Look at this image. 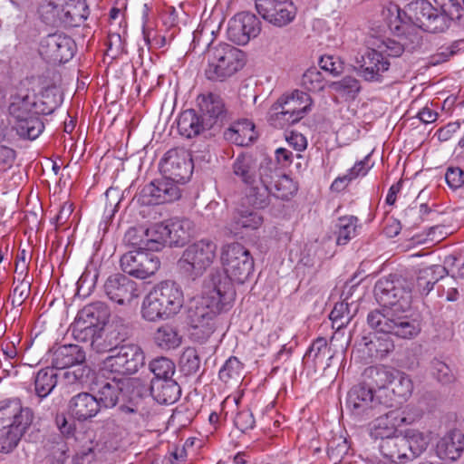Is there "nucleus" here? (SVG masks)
<instances>
[{"instance_id":"nucleus-1","label":"nucleus","mask_w":464,"mask_h":464,"mask_svg":"<svg viewBox=\"0 0 464 464\" xmlns=\"http://www.w3.org/2000/svg\"><path fill=\"white\" fill-rule=\"evenodd\" d=\"M236 297L233 284L221 271L212 272L204 282L203 294L191 299L188 305L187 321L192 335L204 342L217 328V316L228 310Z\"/></svg>"},{"instance_id":"nucleus-2","label":"nucleus","mask_w":464,"mask_h":464,"mask_svg":"<svg viewBox=\"0 0 464 464\" xmlns=\"http://www.w3.org/2000/svg\"><path fill=\"white\" fill-rule=\"evenodd\" d=\"M46 90L40 96L33 90L20 88L11 95L8 107V124L16 134L28 140H35L44 131L40 115H48L57 107V102Z\"/></svg>"},{"instance_id":"nucleus-3","label":"nucleus","mask_w":464,"mask_h":464,"mask_svg":"<svg viewBox=\"0 0 464 464\" xmlns=\"http://www.w3.org/2000/svg\"><path fill=\"white\" fill-rule=\"evenodd\" d=\"M31 409L24 408L19 399L2 401V453L12 451L33 422Z\"/></svg>"},{"instance_id":"nucleus-4","label":"nucleus","mask_w":464,"mask_h":464,"mask_svg":"<svg viewBox=\"0 0 464 464\" xmlns=\"http://www.w3.org/2000/svg\"><path fill=\"white\" fill-rule=\"evenodd\" d=\"M205 75L212 82H224L240 71L246 63L245 53L225 43L210 45L207 51Z\"/></svg>"},{"instance_id":"nucleus-5","label":"nucleus","mask_w":464,"mask_h":464,"mask_svg":"<svg viewBox=\"0 0 464 464\" xmlns=\"http://www.w3.org/2000/svg\"><path fill=\"white\" fill-rule=\"evenodd\" d=\"M216 252V243L208 238L188 245L177 262L179 273L191 281L200 278L212 266Z\"/></svg>"},{"instance_id":"nucleus-6","label":"nucleus","mask_w":464,"mask_h":464,"mask_svg":"<svg viewBox=\"0 0 464 464\" xmlns=\"http://www.w3.org/2000/svg\"><path fill=\"white\" fill-rule=\"evenodd\" d=\"M110 316L108 307L102 302H96L85 305L79 311L74 328L84 334V338L91 339L92 347L98 353L105 352L107 346H103V325Z\"/></svg>"},{"instance_id":"nucleus-7","label":"nucleus","mask_w":464,"mask_h":464,"mask_svg":"<svg viewBox=\"0 0 464 464\" xmlns=\"http://www.w3.org/2000/svg\"><path fill=\"white\" fill-rule=\"evenodd\" d=\"M374 296L382 307H389L396 313H404L411 305V284L402 277L381 278L374 286Z\"/></svg>"},{"instance_id":"nucleus-8","label":"nucleus","mask_w":464,"mask_h":464,"mask_svg":"<svg viewBox=\"0 0 464 464\" xmlns=\"http://www.w3.org/2000/svg\"><path fill=\"white\" fill-rule=\"evenodd\" d=\"M389 307L369 313L367 323L376 332L393 334L403 339L417 336L420 331V324L412 319L397 314Z\"/></svg>"},{"instance_id":"nucleus-9","label":"nucleus","mask_w":464,"mask_h":464,"mask_svg":"<svg viewBox=\"0 0 464 464\" xmlns=\"http://www.w3.org/2000/svg\"><path fill=\"white\" fill-rule=\"evenodd\" d=\"M392 406L389 394H377L362 383L354 385L348 392L347 408L360 420L370 419L381 413L383 408Z\"/></svg>"},{"instance_id":"nucleus-10","label":"nucleus","mask_w":464,"mask_h":464,"mask_svg":"<svg viewBox=\"0 0 464 464\" xmlns=\"http://www.w3.org/2000/svg\"><path fill=\"white\" fill-rule=\"evenodd\" d=\"M224 267V276L229 283H245L254 270V260L250 252L239 243H231L223 246L220 256Z\"/></svg>"},{"instance_id":"nucleus-11","label":"nucleus","mask_w":464,"mask_h":464,"mask_svg":"<svg viewBox=\"0 0 464 464\" xmlns=\"http://www.w3.org/2000/svg\"><path fill=\"white\" fill-rule=\"evenodd\" d=\"M105 351L111 354L103 361L104 370L120 375H130L139 371L144 365L145 355L138 344L129 343L120 347L110 348Z\"/></svg>"},{"instance_id":"nucleus-12","label":"nucleus","mask_w":464,"mask_h":464,"mask_svg":"<svg viewBox=\"0 0 464 464\" xmlns=\"http://www.w3.org/2000/svg\"><path fill=\"white\" fill-rule=\"evenodd\" d=\"M310 96L295 91L291 96L280 98L273 106L271 120L276 127L295 124L304 117L311 106Z\"/></svg>"},{"instance_id":"nucleus-13","label":"nucleus","mask_w":464,"mask_h":464,"mask_svg":"<svg viewBox=\"0 0 464 464\" xmlns=\"http://www.w3.org/2000/svg\"><path fill=\"white\" fill-rule=\"evenodd\" d=\"M413 24L412 27L429 33H441L450 27L449 19L441 15L437 7L428 0H415L410 3L403 13Z\"/></svg>"},{"instance_id":"nucleus-14","label":"nucleus","mask_w":464,"mask_h":464,"mask_svg":"<svg viewBox=\"0 0 464 464\" xmlns=\"http://www.w3.org/2000/svg\"><path fill=\"white\" fill-rule=\"evenodd\" d=\"M393 10L396 11L397 15L394 22L391 23V28L396 33L397 39H387L383 41L385 50L383 51L387 56L398 57L402 54L404 51L412 52L419 46L421 38L419 31L415 27L404 23L401 18V10L397 5H394Z\"/></svg>"},{"instance_id":"nucleus-15","label":"nucleus","mask_w":464,"mask_h":464,"mask_svg":"<svg viewBox=\"0 0 464 464\" xmlns=\"http://www.w3.org/2000/svg\"><path fill=\"white\" fill-rule=\"evenodd\" d=\"M76 51L74 41L63 33H54L42 39L39 53L48 63H63L70 61Z\"/></svg>"},{"instance_id":"nucleus-16","label":"nucleus","mask_w":464,"mask_h":464,"mask_svg":"<svg viewBox=\"0 0 464 464\" xmlns=\"http://www.w3.org/2000/svg\"><path fill=\"white\" fill-rule=\"evenodd\" d=\"M121 270L139 279L153 276L160 268V259L147 250H132L122 255L120 260Z\"/></svg>"},{"instance_id":"nucleus-17","label":"nucleus","mask_w":464,"mask_h":464,"mask_svg":"<svg viewBox=\"0 0 464 464\" xmlns=\"http://www.w3.org/2000/svg\"><path fill=\"white\" fill-rule=\"evenodd\" d=\"M160 167L164 176L176 183H184L188 180L193 171L191 155L183 148L168 150Z\"/></svg>"},{"instance_id":"nucleus-18","label":"nucleus","mask_w":464,"mask_h":464,"mask_svg":"<svg viewBox=\"0 0 464 464\" xmlns=\"http://www.w3.org/2000/svg\"><path fill=\"white\" fill-rule=\"evenodd\" d=\"M105 295L114 304L130 305L140 295L139 285L125 275L110 276L103 285Z\"/></svg>"},{"instance_id":"nucleus-19","label":"nucleus","mask_w":464,"mask_h":464,"mask_svg":"<svg viewBox=\"0 0 464 464\" xmlns=\"http://www.w3.org/2000/svg\"><path fill=\"white\" fill-rule=\"evenodd\" d=\"M256 9L266 21L279 27L291 23L296 14V8L288 0H256Z\"/></svg>"},{"instance_id":"nucleus-20","label":"nucleus","mask_w":464,"mask_h":464,"mask_svg":"<svg viewBox=\"0 0 464 464\" xmlns=\"http://www.w3.org/2000/svg\"><path fill=\"white\" fill-rule=\"evenodd\" d=\"M354 70L357 74L367 82H382L389 71L390 62L381 52L367 51L356 58Z\"/></svg>"},{"instance_id":"nucleus-21","label":"nucleus","mask_w":464,"mask_h":464,"mask_svg":"<svg viewBox=\"0 0 464 464\" xmlns=\"http://www.w3.org/2000/svg\"><path fill=\"white\" fill-rule=\"evenodd\" d=\"M260 22L258 18L250 13H239L228 22L227 36L237 44H246L251 38H255L260 33Z\"/></svg>"},{"instance_id":"nucleus-22","label":"nucleus","mask_w":464,"mask_h":464,"mask_svg":"<svg viewBox=\"0 0 464 464\" xmlns=\"http://www.w3.org/2000/svg\"><path fill=\"white\" fill-rule=\"evenodd\" d=\"M180 197L176 182L165 177L150 182L140 191V200L145 205H159L172 202Z\"/></svg>"},{"instance_id":"nucleus-23","label":"nucleus","mask_w":464,"mask_h":464,"mask_svg":"<svg viewBox=\"0 0 464 464\" xmlns=\"http://www.w3.org/2000/svg\"><path fill=\"white\" fill-rule=\"evenodd\" d=\"M276 175L269 165H260L258 169V180L249 185L246 195V202L256 208H265L270 203L272 195L273 177Z\"/></svg>"},{"instance_id":"nucleus-24","label":"nucleus","mask_w":464,"mask_h":464,"mask_svg":"<svg viewBox=\"0 0 464 464\" xmlns=\"http://www.w3.org/2000/svg\"><path fill=\"white\" fill-rule=\"evenodd\" d=\"M68 412L79 422H84L94 418L101 411L96 396L87 392L73 395L68 401Z\"/></svg>"},{"instance_id":"nucleus-25","label":"nucleus","mask_w":464,"mask_h":464,"mask_svg":"<svg viewBox=\"0 0 464 464\" xmlns=\"http://www.w3.org/2000/svg\"><path fill=\"white\" fill-rule=\"evenodd\" d=\"M152 292L167 309L170 316L177 314L184 303L183 291L173 281H163L152 288Z\"/></svg>"},{"instance_id":"nucleus-26","label":"nucleus","mask_w":464,"mask_h":464,"mask_svg":"<svg viewBox=\"0 0 464 464\" xmlns=\"http://www.w3.org/2000/svg\"><path fill=\"white\" fill-rule=\"evenodd\" d=\"M123 382L116 380L97 379L92 383L91 390L94 392L100 408H112L118 401L122 391Z\"/></svg>"},{"instance_id":"nucleus-27","label":"nucleus","mask_w":464,"mask_h":464,"mask_svg":"<svg viewBox=\"0 0 464 464\" xmlns=\"http://www.w3.org/2000/svg\"><path fill=\"white\" fill-rule=\"evenodd\" d=\"M464 450V434L458 430H451L441 437L436 445L439 458L445 460H457Z\"/></svg>"},{"instance_id":"nucleus-28","label":"nucleus","mask_w":464,"mask_h":464,"mask_svg":"<svg viewBox=\"0 0 464 464\" xmlns=\"http://www.w3.org/2000/svg\"><path fill=\"white\" fill-rule=\"evenodd\" d=\"M394 369L385 366H371L364 370L362 381L360 382L368 386L371 390H375L377 394H389L388 386L392 381Z\"/></svg>"},{"instance_id":"nucleus-29","label":"nucleus","mask_w":464,"mask_h":464,"mask_svg":"<svg viewBox=\"0 0 464 464\" xmlns=\"http://www.w3.org/2000/svg\"><path fill=\"white\" fill-rule=\"evenodd\" d=\"M263 224V217L256 211L249 209H237L234 211L231 220L226 226L229 234L237 236L244 229L255 230Z\"/></svg>"},{"instance_id":"nucleus-30","label":"nucleus","mask_w":464,"mask_h":464,"mask_svg":"<svg viewBox=\"0 0 464 464\" xmlns=\"http://www.w3.org/2000/svg\"><path fill=\"white\" fill-rule=\"evenodd\" d=\"M198 100L201 115L206 121L205 126L212 128L225 115L226 109L222 98L218 94L208 93L200 95Z\"/></svg>"},{"instance_id":"nucleus-31","label":"nucleus","mask_w":464,"mask_h":464,"mask_svg":"<svg viewBox=\"0 0 464 464\" xmlns=\"http://www.w3.org/2000/svg\"><path fill=\"white\" fill-rule=\"evenodd\" d=\"M85 362V352L77 344L58 347L53 354L52 364L55 369L72 368Z\"/></svg>"},{"instance_id":"nucleus-32","label":"nucleus","mask_w":464,"mask_h":464,"mask_svg":"<svg viewBox=\"0 0 464 464\" xmlns=\"http://www.w3.org/2000/svg\"><path fill=\"white\" fill-rule=\"evenodd\" d=\"M150 393L159 403L172 404L179 399L181 389L173 379H152Z\"/></svg>"},{"instance_id":"nucleus-33","label":"nucleus","mask_w":464,"mask_h":464,"mask_svg":"<svg viewBox=\"0 0 464 464\" xmlns=\"http://www.w3.org/2000/svg\"><path fill=\"white\" fill-rule=\"evenodd\" d=\"M400 427L397 411H390L376 418L370 426V435L373 439L385 440L397 435Z\"/></svg>"},{"instance_id":"nucleus-34","label":"nucleus","mask_w":464,"mask_h":464,"mask_svg":"<svg viewBox=\"0 0 464 464\" xmlns=\"http://www.w3.org/2000/svg\"><path fill=\"white\" fill-rule=\"evenodd\" d=\"M258 169L256 160L249 154H240L232 164L233 174L246 186L256 183Z\"/></svg>"},{"instance_id":"nucleus-35","label":"nucleus","mask_w":464,"mask_h":464,"mask_svg":"<svg viewBox=\"0 0 464 464\" xmlns=\"http://www.w3.org/2000/svg\"><path fill=\"white\" fill-rule=\"evenodd\" d=\"M260 165H269L276 175L273 177L272 195L284 200L289 199L297 190L295 182L284 174L271 160H264Z\"/></svg>"},{"instance_id":"nucleus-36","label":"nucleus","mask_w":464,"mask_h":464,"mask_svg":"<svg viewBox=\"0 0 464 464\" xmlns=\"http://www.w3.org/2000/svg\"><path fill=\"white\" fill-rule=\"evenodd\" d=\"M205 122L202 115H198L194 110H186L179 116L178 130L180 135L189 139L211 129L205 126Z\"/></svg>"},{"instance_id":"nucleus-37","label":"nucleus","mask_w":464,"mask_h":464,"mask_svg":"<svg viewBox=\"0 0 464 464\" xmlns=\"http://www.w3.org/2000/svg\"><path fill=\"white\" fill-rule=\"evenodd\" d=\"M224 138L238 146H248L256 140L255 126L247 120L238 121L225 130Z\"/></svg>"},{"instance_id":"nucleus-38","label":"nucleus","mask_w":464,"mask_h":464,"mask_svg":"<svg viewBox=\"0 0 464 464\" xmlns=\"http://www.w3.org/2000/svg\"><path fill=\"white\" fill-rule=\"evenodd\" d=\"M380 450L384 458L392 462H402L411 459L407 451V444L405 439L395 435L382 440L380 445Z\"/></svg>"},{"instance_id":"nucleus-39","label":"nucleus","mask_w":464,"mask_h":464,"mask_svg":"<svg viewBox=\"0 0 464 464\" xmlns=\"http://www.w3.org/2000/svg\"><path fill=\"white\" fill-rule=\"evenodd\" d=\"M166 225L169 246L183 245L193 230V223L188 218L173 219Z\"/></svg>"},{"instance_id":"nucleus-40","label":"nucleus","mask_w":464,"mask_h":464,"mask_svg":"<svg viewBox=\"0 0 464 464\" xmlns=\"http://www.w3.org/2000/svg\"><path fill=\"white\" fill-rule=\"evenodd\" d=\"M448 274L447 269L441 265H434L422 268L417 276V288L424 295H428L434 285Z\"/></svg>"},{"instance_id":"nucleus-41","label":"nucleus","mask_w":464,"mask_h":464,"mask_svg":"<svg viewBox=\"0 0 464 464\" xmlns=\"http://www.w3.org/2000/svg\"><path fill=\"white\" fill-rule=\"evenodd\" d=\"M140 314L148 322L167 320L171 317L152 290L150 291L142 301Z\"/></svg>"},{"instance_id":"nucleus-42","label":"nucleus","mask_w":464,"mask_h":464,"mask_svg":"<svg viewBox=\"0 0 464 464\" xmlns=\"http://www.w3.org/2000/svg\"><path fill=\"white\" fill-rule=\"evenodd\" d=\"M403 439L406 440L407 451L410 452L411 459L418 458L425 452L430 442L429 433L416 429L405 430Z\"/></svg>"},{"instance_id":"nucleus-43","label":"nucleus","mask_w":464,"mask_h":464,"mask_svg":"<svg viewBox=\"0 0 464 464\" xmlns=\"http://www.w3.org/2000/svg\"><path fill=\"white\" fill-rule=\"evenodd\" d=\"M358 221L354 216H343L337 219L334 224L337 245L344 246L357 235Z\"/></svg>"},{"instance_id":"nucleus-44","label":"nucleus","mask_w":464,"mask_h":464,"mask_svg":"<svg viewBox=\"0 0 464 464\" xmlns=\"http://www.w3.org/2000/svg\"><path fill=\"white\" fill-rule=\"evenodd\" d=\"M369 158V155L366 156L363 160L357 161L346 174L337 177L332 183L331 188L335 191H341L344 189L352 180L358 177L365 176L371 169Z\"/></svg>"},{"instance_id":"nucleus-45","label":"nucleus","mask_w":464,"mask_h":464,"mask_svg":"<svg viewBox=\"0 0 464 464\" xmlns=\"http://www.w3.org/2000/svg\"><path fill=\"white\" fill-rule=\"evenodd\" d=\"M148 251L155 252L161 250L168 245V232L166 223H155L145 228Z\"/></svg>"},{"instance_id":"nucleus-46","label":"nucleus","mask_w":464,"mask_h":464,"mask_svg":"<svg viewBox=\"0 0 464 464\" xmlns=\"http://www.w3.org/2000/svg\"><path fill=\"white\" fill-rule=\"evenodd\" d=\"M57 384V374L53 368L40 370L34 380V389L40 398H44L51 393Z\"/></svg>"},{"instance_id":"nucleus-47","label":"nucleus","mask_w":464,"mask_h":464,"mask_svg":"<svg viewBox=\"0 0 464 464\" xmlns=\"http://www.w3.org/2000/svg\"><path fill=\"white\" fill-rule=\"evenodd\" d=\"M392 392L400 399L406 400L413 391L411 379L404 372L394 370L390 384Z\"/></svg>"},{"instance_id":"nucleus-48","label":"nucleus","mask_w":464,"mask_h":464,"mask_svg":"<svg viewBox=\"0 0 464 464\" xmlns=\"http://www.w3.org/2000/svg\"><path fill=\"white\" fill-rule=\"evenodd\" d=\"M89 14L85 0H70L67 3L65 14L68 21L65 25H78Z\"/></svg>"},{"instance_id":"nucleus-49","label":"nucleus","mask_w":464,"mask_h":464,"mask_svg":"<svg viewBox=\"0 0 464 464\" xmlns=\"http://www.w3.org/2000/svg\"><path fill=\"white\" fill-rule=\"evenodd\" d=\"M154 340L158 346L164 349H171L179 345L180 338L174 327L165 324L157 329Z\"/></svg>"},{"instance_id":"nucleus-50","label":"nucleus","mask_w":464,"mask_h":464,"mask_svg":"<svg viewBox=\"0 0 464 464\" xmlns=\"http://www.w3.org/2000/svg\"><path fill=\"white\" fill-rule=\"evenodd\" d=\"M2 346H4V343L2 342ZM2 353L4 354L5 362L2 361V372L5 373L2 376H16L18 371L16 370L17 365V351L13 342H10L5 344V348L2 347Z\"/></svg>"},{"instance_id":"nucleus-51","label":"nucleus","mask_w":464,"mask_h":464,"mask_svg":"<svg viewBox=\"0 0 464 464\" xmlns=\"http://www.w3.org/2000/svg\"><path fill=\"white\" fill-rule=\"evenodd\" d=\"M200 362L199 354L193 347L186 348L179 359L180 368L187 375L196 373L200 368Z\"/></svg>"},{"instance_id":"nucleus-52","label":"nucleus","mask_w":464,"mask_h":464,"mask_svg":"<svg viewBox=\"0 0 464 464\" xmlns=\"http://www.w3.org/2000/svg\"><path fill=\"white\" fill-rule=\"evenodd\" d=\"M150 370L154 374V379H172L175 365L169 359L160 357L150 362Z\"/></svg>"},{"instance_id":"nucleus-53","label":"nucleus","mask_w":464,"mask_h":464,"mask_svg":"<svg viewBox=\"0 0 464 464\" xmlns=\"http://www.w3.org/2000/svg\"><path fill=\"white\" fill-rule=\"evenodd\" d=\"M331 88L342 95L354 98L361 91V84L356 78L346 76L340 81L332 82Z\"/></svg>"},{"instance_id":"nucleus-54","label":"nucleus","mask_w":464,"mask_h":464,"mask_svg":"<svg viewBox=\"0 0 464 464\" xmlns=\"http://www.w3.org/2000/svg\"><path fill=\"white\" fill-rule=\"evenodd\" d=\"M126 245L132 246L135 250H147L146 231L143 227H130L124 236Z\"/></svg>"},{"instance_id":"nucleus-55","label":"nucleus","mask_w":464,"mask_h":464,"mask_svg":"<svg viewBox=\"0 0 464 464\" xmlns=\"http://www.w3.org/2000/svg\"><path fill=\"white\" fill-rule=\"evenodd\" d=\"M329 317L337 329L346 326L352 319L348 303H337L331 311Z\"/></svg>"},{"instance_id":"nucleus-56","label":"nucleus","mask_w":464,"mask_h":464,"mask_svg":"<svg viewBox=\"0 0 464 464\" xmlns=\"http://www.w3.org/2000/svg\"><path fill=\"white\" fill-rule=\"evenodd\" d=\"M439 12L449 19V25L453 20L460 19L462 7L458 0H434Z\"/></svg>"},{"instance_id":"nucleus-57","label":"nucleus","mask_w":464,"mask_h":464,"mask_svg":"<svg viewBox=\"0 0 464 464\" xmlns=\"http://www.w3.org/2000/svg\"><path fill=\"white\" fill-rule=\"evenodd\" d=\"M431 374L442 384H450L456 380L450 368L440 360H433L431 362Z\"/></svg>"},{"instance_id":"nucleus-58","label":"nucleus","mask_w":464,"mask_h":464,"mask_svg":"<svg viewBox=\"0 0 464 464\" xmlns=\"http://www.w3.org/2000/svg\"><path fill=\"white\" fill-rule=\"evenodd\" d=\"M241 363L236 357H230L219 370V379L224 382L237 380L240 377Z\"/></svg>"},{"instance_id":"nucleus-59","label":"nucleus","mask_w":464,"mask_h":464,"mask_svg":"<svg viewBox=\"0 0 464 464\" xmlns=\"http://www.w3.org/2000/svg\"><path fill=\"white\" fill-rule=\"evenodd\" d=\"M303 86L309 92H318L324 89V78L316 68L307 70L302 77Z\"/></svg>"},{"instance_id":"nucleus-60","label":"nucleus","mask_w":464,"mask_h":464,"mask_svg":"<svg viewBox=\"0 0 464 464\" xmlns=\"http://www.w3.org/2000/svg\"><path fill=\"white\" fill-rule=\"evenodd\" d=\"M334 357V353H327L321 351L314 346H310L309 350L305 353L304 359L314 362V367L326 369L330 366V362Z\"/></svg>"},{"instance_id":"nucleus-61","label":"nucleus","mask_w":464,"mask_h":464,"mask_svg":"<svg viewBox=\"0 0 464 464\" xmlns=\"http://www.w3.org/2000/svg\"><path fill=\"white\" fill-rule=\"evenodd\" d=\"M445 181L452 191L464 187V170L457 166H450L445 172Z\"/></svg>"},{"instance_id":"nucleus-62","label":"nucleus","mask_w":464,"mask_h":464,"mask_svg":"<svg viewBox=\"0 0 464 464\" xmlns=\"http://www.w3.org/2000/svg\"><path fill=\"white\" fill-rule=\"evenodd\" d=\"M400 427L402 425H411L418 421L422 417V411L416 406L408 405L402 411H397Z\"/></svg>"},{"instance_id":"nucleus-63","label":"nucleus","mask_w":464,"mask_h":464,"mask_svg":"<svg viewBox=\"0 0 464 464\" xmlns=\"http://www.w3.org/2000/svg\"><path fill=\"white\" fill-rule=\"evenodd\" d=\"M319 65L322 70L338 76L343 72V63L337 58L331 55H324L320 58Z\"/></svg>"},{"instance_id":"nucleus-64","label":"nucleus","mask_w":464,"mask_h":464,"mask_svg":"<svg viewBox=\"0 0 464 464\" xmlns=\"http://www.w3.org/2000/svg\"><path fill=\"white\" fill-rule=\"evenodd\" d=\"M255 418L248 409L238 411L234 419L235 426L242 432L252 430L255 427Z\"/></svg>"}]
</instances>
